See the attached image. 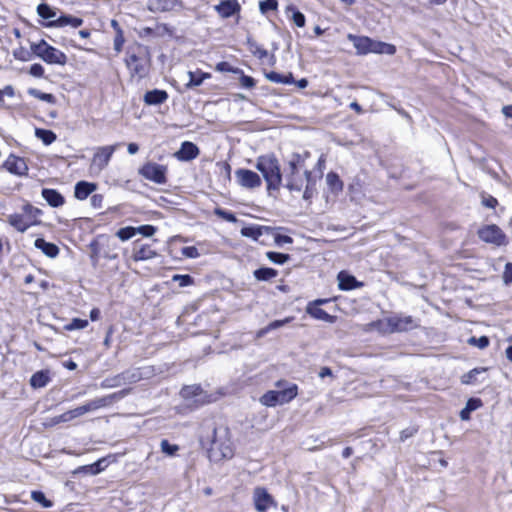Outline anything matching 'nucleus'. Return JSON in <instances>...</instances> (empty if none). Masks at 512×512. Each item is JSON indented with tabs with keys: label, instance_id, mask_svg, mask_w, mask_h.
Here are the masks:
<instances>
[{
	"label": "nucleus",
	"instance_id": "nucleus-1",
	"mask_svg": "<svg viewBox=\"0 0 512 512\" xmlns=\"http://www.w3.org/2000/svg\"><path fill=\"white\" fill-rule=\"evenodd\" d=\"M208 457L213 462L230 459L234 450L226 428H213Z\"/></svg>",
	"mask_w": 512,
	"mask_h": 512
},
{
	"label": "nucleus",
	"instance_id": "nucleus-2",
	"mask_svg": "<svg viewBox=\"0 0 512 512\" xmlns=\"http://www.w3.org/2000/svg\"><path fill=\"white\" fill-rule=\"evenodd\" d=\"M256 168L260 171L267 183L268 190H278L282 184V175L278 160L273 155H264L257 158Z\"/></svg>",
	"mask_w": 512,
	"mask_h": 512
},
{
	"label": "nucleus",
	"instance_id": "nucleus-3",
	"mask_svg": "<svg viewBox=\"0 0 512 512\" xmlns=\"http://www.w3.org/2000/svg\"><path fill=\"white\" fill-rule=\"evenodd\" d=\"M303 162L299 154H294L288 162L289 172L286 175V188L290 191H301L305 182H309L311 172L305 170L303 174L299 173V166Z\"/></svg>",
	"mask_w": 512,
	"mask_h": 512
},
{
	"label": "nucleus",
	"instance_id": "nucleus-4",
	"mask_svg": "<svg viewBox=\"0 0 512 512\" xmlns=\"http://www.w3.org/2000/svg\"><path fill=\"white\" fill-rule=\"evenodd\" d=\"M31 49L39 58L48 64L65 65L67 62V56L62 51L50 46L44 40L32 44Z\"/></svg>",
	"mask_w": 512,
	"mask_h": 512
},
{
	"label": "nucleus",
	"instance_id": "nucleus-5",
	"mask_svg": "<svg viewBox=\"0 0 512 512\" xmlns=\"http://www.w3.org/2000/svg\"><path fill=\"white\" fill-rule=\"evenodd\" d=\"M379 330L383 333L402 332L417 326L411 316H392L378 322Z\"/></svg>",
	"mask_w": 512,
	"mask_h": 512
},
{
	"label": "nucleus",
	"instance_id": "nucleus-6",
	"mask_svg": "<svg viewBox=\"0 0 512 512\" xmlns=\"http://www.w3.org/2000/svg\"><path fill=\"white\" fill-rule=\"evenodd\" d=\"M118 144L98 147L93 155L90 172L98 175L101 171L107 167L113 153L118 148Z\"/></svg>",
	"mask_w": 512,
	"mask_h": 512
},
{
	"label": "nucleus",
	"instance_id": "nucleus-7",
	"mask_svg": "<svg viewBox=\"0 0 512 512\" xmlns=\"http://www.w3.org/2000/svg\"><path fill=\"white\" fill-rule=\"evenodd\" d=\"M477 234L482 241L495 246H504L508 243L505 233L495 224L481 227Z\"/></svg>",
	"mask_w": 512,
	"mask_h": 512
},
{
	"label": "nucleus",
	"instance_id": "nucleus-8",
	"mask_svg": "<svg viewBox=\"0 0 512 512\" xmlns=\"http://www.w3.org/2000/svg\"><path fill=\"white\" fill-rule=\"evenodd\" d=\"M253 503L257 512H267L277 503L264 487H256L253 490Z\"/></svg>",
	"mask_w": 512,
	"mask_h": 512
},
{
	"label": "nucleus",
	"instance_id": "nucleus-9",
	"mask_svg": "<svg viewBox=\"0 0 512 512\" xmlns=\"http://www.w3.org/2000/svg\"><path fill=\"white\" fill-rule=\"evenodd\" d=\"M139 172L145 179L157 184H164L166 182V167L163 165L147 163Z\"/></svg>",
	"mask_w": 512,
	"mask_h": 512
},
{
	"label": "nucleus",
	"instance_id": "nucleus-10",
	"mask_svg": "<svg viewBox=\"0 0 512 512\" xmlns=\"http://www.w3.org/2000/svg\"><path fill=\"white\" fill-rule=\"evenodd\" d=\"M181 395L186 400H192L197 405H203L211 401L210 396L198 385L186 386L181 390Z\"/></svg>",
	"mask_w": 512,
	"mask_h": 512
},
{
	"label": "nucleus",
	"instance_id": "nucleus-11",
	"mask_svg": "<svg viewBox=\"0 0 512 512\" xmlns=\"http://www.w3.org/2000/svg\"><path fill=\"white\" fill-rule=\"evenodd\" d=\"M236 177L239 184L245 188H256L261 185V178L259 175L251 170L239 169L236 171Z\"/></svg>",
	"mask_w": 512,
	"mask_h": 512
},
{
	"label": "nucleus",
	"instance_id": "nucleus-12",
	"mask_svg": "<svg viewBox=\"0 0 512 512\" xmlns=\"http://www.w3.org/2000/svg\"><path fill=\"white\" fill-rule=\"evenodd\" d=\"M178 0H148L147 8L151 12H168L180 8Z\"/></svg>",
	"mask_w": 512,
	"mask_h": 512
},
{
	"label": "nucleus",
	"instance_id": "nucleus-13",
	"mask_svg": "<svg viewBox=\"0 0 512 512\" xmlns=\"http://www.w3.org/2000/svg\"><path fill=\"white\" fill-rule=\"evenodd\" d=\"M323 300H317L313 303H309L306 307V312L313 318L321 321H325L328 323H334L336 317L329 315L327 312H325L322 308L319 307L321 303H323Z\"/></svg>",
	"mask_w": 512,
	"mask_h": 512
},
{
	"label": "nucleus",
	"instance_id": "nucleus-14",
	"mask_svg": "<svg viewBox=\"0 0 512 512\" xmlns=\"http://www.w3.org/2000/svg\"><path fill=\"white\" fill-rule=\"evenodd\" d=\"M7 222L18 232H25L29 227L38 223L35 220H27L24 214H10L7 216Z\"/></svg>",
	"mask_w": 512,
	"mask_h": 512
},
{
	"label": "nucleus",
	"instance_id": "nucleus-15",
	"mask_svg": "<svg viewBox=\"0 0 512 512\" xmlns=\"http://www.w3.org/2000/svg\"><path fill=\"white\" fill-rule=\"evenodd\" d=\"M199 155L198 147L189 141L183 142L179 151L175 153V157L181 161H190Z\"/></svg>",
	"mask_w": 512,
	"mask_h": 512
},
{
	"label": "nucleus",
	"instance_id": "nucleus-16",
	"mask_svg": "<svg viewBox=\"0 0 512 512\" xmlns=\"http://www.w3.org/2000/svg\"><path fill=\"white\" fill-rule=\"evenodd\" d=\"M5 167L9 172L19 176L25 175L28 171L25 160L16 156H10L5 162Z\"/></svg>",
	"mask_w": 512,
	"mask_h": 512
},
{
	"label": "nucleus",
	"instance_id": "nucleus-17",
	"mask_svg": "<svg viewBox=\"0 0 512 512\" xmlns=\"http://www.w3.org/2000/svg\"><path fill=\"white\" fill-rule=\"evenodd\" d=\"M129 393L128 389H124L103 397L95 398V405L97 410L101 408H106L113 403L119 401L120 399L124 398Z\"/></svg>",
	"mask_w": 512,
	"mask_h": 512
},
{
	"label": "nucleus",
	"instance_id": "nucleus-18",
	"mask_svg": "<svg viewBox=\"0 0 512 512\" xmlns=\"http://www.w3.org/2000/svg\"><path fill=\"white\" fill-rule=\"evenodd\" d=\"M347 38L353 43L357 54L366 55L370 53V38L367 36H357L348 34Z\"/></svg>",
	"mask_w": 512,
	"mask_h": 512
},
{
	"label": "nucleus",
	"instance_id": "nucleus-19",
	"mask_svg": "<svg viewBox=\"0 0 512 512\" xmlns=\"http://www.w3.org/2000/svg\"><path fill=\"white\" fill-rule=\"evenodd\" d=\"M240 6L237 0H224L215 6V10L223 18L232 16L239 10Z\"/></svg>",
	"mask_w": 512,
	"mask_h": 512
},
{
	"label": "nucleus",
	"instance_id": "nucleus-20",
	"mask_svg": "<svg viewBox=\"0 0 512 512\" xmlns=\"http://www.w3.org/2000/svg\"><path fill=\"white\" fill-rule=\"evenodd\" d=\"M83 24L81 18H76L70 15H63L58 17L56 20L48 22L46 25L49 27H64L70 25L74 28L80 27Z\"/></svg>",
	"mask_w": 512,
	"mask_h": 512
},
{
	"label": "nucleus",
	"instance_id": "nucleus-21",
	"mask_svg": "<svg viewBox=\"0 0 512 512\" xmlns=\"http://www.w3.org/2000/svg\"><path fill=\"white\" fill-rule=\"evenodd\" d=\"M168 99V94L165 90L154 89L148 91L144 95V102L147 105H159Z\"/></svg>",
	"mask_w": 512,
	"mask_h": 512
},
{
	"label": "nucleus",
	"instance_id": "nucleus-22",
	"mask_svg": "<svg viewBox=\"0 0 512 512\" xmlns=\"http://www.w3.org/2000/svg\"><path fill=\"white\" fill-rule=\"evenodd\" d=\"M370 53L394 55L396 47L393 44L370 38Z\"/></svg>",
	"mask_w": 512,
	"mask_h": 512
},
{
	"label": "nucleus",
	"instance_id": "nucleus-23",
	"mask_svg": "<svg viewBox=\"0 0 512 512\" xmlns=\"http://www.w3.org/2000/svg\"><path fill=\"white\" fill-rule=\"evenodd\" d=\"M34 245L47 257L55 258L59 254V248L53 243L46 242L43 238H37L34 242Z\"/></svg>",
	"mask_w": 512,
	"mask_h": 512
},
{
	"label": "nucleus",
	"instance_id": "nucleus-24",
	"mask_svg": "<svg viewBox=\"0 0 512 512\" xmlns=\"http://www.w3.org/2000/svg\"><path fill=\"white\" fill-rule=\"evenodd\" d=\"M97 188L96 184L86 181H80L75 186V197L79 200H85Z\"/></svg>",
	"mask_w": 512,
	"mask_h": 512
},
{
	"label": "nucleus",
	"instance_id": "nucleus-25",
	"mask_svg": "<svg viewBox=\"0 0 512 512\" xmlns=\"http://www.w3.org/2000/svg\"><path fill=\"white\" fill-rule=\"evenodd\" d=\"M42 196L52 207H60L64 204V197L54 189H43Z\"/></svg>",
	"mask_w": 512,
	"mask_h": 512
},
{
	"label": "nucleus",
	"instance_id": "nucleus-26",
	"mask_svg": "<svg viewBox=\"0 0 512 512\" xmlns=\"http://www.w3.org/2000/svg\"><path fill=\"white\" fill-rule=\"evenodd\" d=\"M486 368H474L468 373H465L461 377V383L465 385H475L483 382V379L480 380L479 376L484 375L486 373Z\"/></svg>",
	"mask_w": 512,
	"mask_h": 512
},
{
	"label": "nucleus",
	"instance_id": "nucleus-27",
	"mask_svg": "<svg viewBox=\"0 0 512 512\" xmlns=\"http://www.w3.org/2000/svg\"><path fill=\"white\" fill-rule=\"evenodd\" d=\"M338 281L339 288L341 290H351L361 286V283H358L354 276H351L345 272H340L338 274Z\"/></svg>",
	"mask_w": 512,
	"mask_h": 512
},
{
	"label": "nucleus",
	"instance_id": "nucleus-28",
	"mask_svg": "<svg viewBox=\"0 0 512 512\" xmlns=\"http://www.w3.org/2000/svg\"><path fill=\"white\" fill-rule=\"evenodd\" d=\"M298 394V388L296 385H291L290 387L281 390L276 391V396L278 400V404L282 405L285 403L290 402L292 399H294Z\"/></svg>",
	"mask_w": 512,
	"mask_h": 512
},
{
	"label": "nucleus",
	"instance_id": "nucleus-29",
	"mask_svg": "<svg viewBox=\"0 0 512 512\" xmlns=\"http://www.w3.org/2000/svg\"><path fill=\"white\" fill-rule=\"evenodd\" d=\"M482 406V401L478 398H470L465 407L460 411L461 420L467 421L470 419L471 412L477 410Z\"/></svg>",
	"mask_w": 512,
	"mask_h": 512
},
{
	"label": "nucleus",
	"instance_id": "nucleus-30",
	"mask_svg": "<svg viewBox=\"0 0 512 512\" xmlns=\"http://www.w3.org/2000/svg\"><path fill=\"white\" fill-rule=\"evenodd\" d=\"M270 231L271 228L266 226H251L242 228L241 234L243 236L253 238L254 240H258L260 236Z\"/></svg>",
	"mask_w": 512,
	"mask_h": 512
},
{
	"label": "nucleus",
	"instance_id": "nucleus-31",
	"mask_svg": "<svg viewBox=\"0 0 512 512\" xmlns=\"http://www.w3.org/2000/svg\"><path fill=\"white\" fill-rule=\"evenodd\" d=\"M156 252L149 245H142L134 249L133 259L135 261L149 260L155 257Z\"/></svg>",
	"mask_w": 512,
	"mask_h": 512
},
{
	"label": "nucleus",
	"instance_id": "nucleus-32",
	"mask_svg": "<svg viewBox=\"0 0 512 512\" xmlns=\"http://www.w3.org/2000/svg\"><path fill=\"white\" fill-rule=\"evenodd\" d=\"M188 77H189V81L186 84V86L188 88H193V87L200 86L203 83L204 79L210 77V74L203 73L201 71H195V72L189 71Z\"/></svg>",
	"mask_w": 512,
	"mask_h": 512
},
{
	"label": "nucleus",
	"instance_id": "nucleus-33",
	"mask_svg": "<svg viewBox=\"0 0 512 512\" xmlns=\"http://www.w3.org/2000/svg\"><path fill=\"white\" fill-rule=\"evenodd\" d=\"M278 272L273 268L262 267L254 271V277L259 281H268L275 278Z\"/></svg>",
	"mask_w": 512,
	"mask_h": 512
},
{
	"label": "nucleus",
	"instance_id": "nucleus-34",
	"mask_svg": "<svg viewBox=\"0 0 512 512\" xmlns=\"http://www.w3.org/2000/svg\"><path fill=\"white\" fill-rule=\"evenodd\" d=\"M37 13L41 18L47 19L49 22L57 19L56 11L46 3L38 5Z\"/></svg>",
	"mask_w": 512,
	"mask_h": 512
},
{
	"label": "nucleus",
	"instance_id": "nucleus-35",
	"mask_svg": "<svg viewBox=\"0 0 512 512\" xmlns=\"http://www.w3.org/2000/svg\"><path fill=\"white\" fill-rule=\"evenodd\" d=\"M49 381V376L47 372L39 371L32 375L30 379V384L34 388L44 387Z\"/></svg>",
	"mask_w": 512,
	"mask_h": 512
},
{
	"label": "nucleus",
	"instance_id": "nucleus-36",
	"mask_svg": "<svg viewBox=\"0 0 512 512\" xmlns=\"http://www.w3.org/2000/svg\"><path fill=\"white\" fill-rule=\"evenodd\" d=\"M35 135L45 145H50L51 143H53L56 140V134L51 130L37 128L35 130Z\"/></svg>",
	"mask_w": 512,
	"mask_h": 512
},
{
	"label": "nucleus",
	"instance_id": "nucleus-37",
	"mask_svg": "<svg viewBox=\"0 0 512 512\" xmlns=\"http://www.w3.org/2000/svg\"><path fill=\"white\" fill-rule=\"evenodd\" d=\"M266 78L274 83H283V84H291L294 82L293 76L291 73L288 75H281L277 72H269L266 74Z\"/></svg>",
	"mask_w": 512,
	"mask_h": 512
},
{
	"label": "nucleus",
	"instance_id": "nucleus-38",
	"mask_svg": "<svg viewBox=\"0 0 512 512\" xmlns=\"http://www.w3.org/2000/svg\"><path fill=\"white\" fill-rule=\"evenodd\" d=\"M291 320H292L291 317L285 318L283 320H275V321L271 322L269 325H267L266 327L259 330L257 333V336L262 337L265 334H267L268 332H270L271 330L278 329V328L284 326L285 324L289 323Z\"/></svg>",
	"mask_w": 512,
	"mask_h": 512
},
{
	"label": "nucleus",
	"instance_id": "nucleus-39",
	"mask_svg": "<svg viewBox=\"0 0 512 512\" xmlns=\"http://www.w3.org/2000/svg\"><path fill=\"white\" fill-rule=\"evenodd\" d=\"M72 410L74 412V416L76 418H79V417H81V416H83V415H85L87 413L96 411L97 408H96V405H95V401L93 399V400H91V401H89V402H87V403H85V404H83L81 406H78V407H76V408H74Z\"/></svg>",
	"mask_w": 512,
	"mask_h": 512
},
{
	"label": "nucleus",
	"instance_id": "nucleus-40",
	"mask_svg": "<svg viewBox=\"0 0 512 512\" xmlns=\"http://www.w3.org/2000/svg\"><path fill=\"white\" fill-rule=\"evenodd\" d=\"M260 403L267 407H274L276 405H279L276 396V391L271 390L266 392L264 395L261 396Z\"/></svg>",
	"mask_w": 512,
	"mask_h": 512
},
{
	"label": "nucleus",
	"instance_id": "nucleus-41",
	"mask_svg": "<svg viewBox=\"0 0 512 512\" xmlns=\"http://www.w3.org/2000/svg\"><path fill=\"white\" fill-rule=\"evenodd\" d=\"M124 375H117L112 378H106L101 382L102 388H114L124 383Z\"/></svg>",
	"mask_w": 512,
	"mask_h": 512
},
{
	"label": "nucleus",
	"instance_id": "nucleus-42",
	"mask_svg": "<svg viewBox=\"0 0 512 512\" xmlns=\"http://www.w3.org/2000/svg\"><path fill=\"white\" fill-rule=\"evenodd\" d=\"M266 256L271 262L275 264H284L290 259V256L288 254L272 251L267 252Z\"/></svg>",
	"mask_w": 512,
	"mask_h": 512
},
{
	"label": "nucleus",
	"instance_id": "nucleus-43",
	"mask_svg": "<svg viewBox=\"0 0 512 512\" xmlns=\"http://www.w3.org/2000/svg\"><path fill=\"white\" fill-rule=\"evenodd\" d=\"M136 234H137L136 228L128 226V227H124V228L119 229L117 231V233H116V236L120 240L126 241V240H129L132 237H134Z\"/></svg>",
	"mask_w": 512,
	"mask_h": 512
},
{
	"label": "nucleus",
	"instance_id": "nucleus-44",
	"mask_svg": "<svg viewBox=\"0 0 512 512\" xmlns=\"http://www.w3.org/2000/svg\"><path fill=\"white\" fill-rule=\"evenodd\" d=\"M31 498L33 501L39 503L44 508H50L52 506V502L46 499L44 493L41 491H32Z\"/></svg>",
	"mask_w": 512,
	"mask_h": 512
},
{
	"label": "nucleus",
	"instance_id": "nucleus-45",
	"mask_svg": "<svg viewBox=\"0 0 512 512\" xmlns=\"http://www.w3.org/2000/svg\"><path fill=\"white\" fill-rule=\"evenodd\" d=\"M74 419H76V417L74 416V412L71 409L61 415L51 418V425H56V424L64 423V422H70Z\"/></svg>",
	"mask_w": 512,
	"mask_h": 512
},
{
	"label": "nucleus",
	"instance_id": "nucleus-46",
	"mask_svg": "<svg viewBox=\"0 0 512 512\" xmlns=\"http://www.w3.org/2000/svg\"><path fill=\"white\" fill-rule=\"evenodd\" d=\"M24 215L27 218V220H35L37 221V218L42 214L41 210L30 205L26 204L23 207Z\"/></svg>",
	"mask_w": 512,
	"mask_h": 512
},
{
	"label": "nucleus",
	"instance_id": "nucleus-47",
	"mask_svg": "<svg viewBox=\"0 0 512 512\" xmlns=\"http://www.w3.org/2000/svg\"><path fill=\"white\" fill-rule=\"evenodd\" d=\"M326 181L330 187L336 190H341L343 187V184L339 178V176L336 173H328L326 176Z\"/></svg>",
	"mask_w": 512,
	"mask_h": 512
},
{
	"label": "nucleus",
	"instance_id": "nucleus-48",
	"mask_svg": "<svg viewBox=\"0 0 512 512\" xmlns=\"http://www.w3.org/2000/svg\"><path fill=\"white\" fill-rule=\"evenodd\" d=\"M277 7V0H264L259 4V9L263 14L267 13L268 11H275L277 10Z\"/></svg>",
	"mask_w": 512,
	"mask_h": 512
},
{
	"label": "nucleus",
	"instance_id": "nucleus-49",
	"mask_svg": "<svg viewBox=\"0 0 512 512\" xmlns=\"http://www.w3.org/2000/svg\"><path fill=\"white\" fill-rule=\"evenodd\" d=\"M88 326V321L86 319L74 318L72 321L65 326V328L69 331L84 329Z\"/></svg>",
	"mask_w": 512,
	"mask_h": 512
},
{
	"label": "nucleus",
	"instance_id": "nucleus-50",
	"mask_svg": "<svg viewBox=\"0 0 512 512\" xmlns=\"http://www.w3.org/2000/svg\"><path fill=\"white\" fill-rule=\"evenodd\" d=\"M468 343L470 345L476 346V347H478L480 349H484V348H486L489 345V339L486 336H481L479 338L471 337L468 340Z\"/></svg>",
	"mask_w": 512,
	"mask_h": 512
},
{
	"label": "nucleus",
	"instance_id": "nucleus-51",
	"mask_svg": "<svg viewBox=\"0 0 512 512\" xmlns=\"http://www.w3.org/2000/svg\"><path fill=\"white\" fill-rule=\"evenodd\" d=\"M29 94L48 103H52L54 101V96L52 94L43 93L37 89H30Z\"/></svg>",
	"mask_w": 512,
	"mask_h": 512
},
{
	"label": "nucleus",
	"instance_id": "nucleus-52",
	"mask_svg": "<svg viewBox=\"0 0 512 512\" xmlns=\"http://www.w3.org/2000/svg\"><path fill=\"white\" fill-rule=\"evenodd\" d=\"M288 10L293 11L292 20L294 24L297 27H304L306 22L304 14L301 13L300 11L294 10L292 7H288Z\"/></svg>",
	"mask_w": 512,
	"mask_h": 512
},
{
	"label": "nucleus",
	"instance_id": "nucleus-53",
	"mask_svg": "<svg viewBox=\"0 0 512 512\" xmlns=\"http://www.w3.org/2000/svg\"><path fill=\"white\" fill-rule=\"evenodd\" d=\"M160 446L162 452L169 456L174 455L179 449L177 445H172L167 440H162Z\"/></svg>",
	"mask_w": 512,
	"mask_h": 512
},
{
	"label": "nucleus",
	"instance_id": "nucleus-54",
	"mask_svg": "<svg viewBox=\"0 0 512 512\" xmlns=\"http://www.w3.org/2000/svg\"><path fill=\"white\" fill-rule=\"evenodd\" d=\"M172 280L174 282H178L180 287H185V286L191 285L193 283V279L190 275L177 274L172 277Z\"/></svg>",
	"mask_w": 512,
	"mask_h": 512
},
{
	"label": "nucleus",
	"instance_id": "nucleus-55",
	"mask_svg": "<svg viewBox=\"0 0 512 512\" xmlns=\"http://www.w3.org/2000/svg\"><path fill=\"white\" fill-rule=\"evenodd\" d=\"M502 279H503V282L505 285L512 284V263L511 262L506 263L504 271H503Z\"/></svg>",
	"mask_w": 512,
	"mask_h": 512
},
{
	"label": "nucleus",
	"instance_id": "nucleus-56",
	"mask_svg": "<svg viewBox=\"0 0 512 512\" xmlns=\"http://www.w3.org/2000/svg\"><path fill=\"white\" fill-rule=\"evenodd\" d=\"M137 233L142 234L145 237H151L155 234L156 228L152 225H143L136 228Z\"/></svg>",
	"mask_w": 512,
	"mask_h": 512
},
{
	"label": "nucleus",
	"instance_id": "nucleus-57",
	"mask_svg": "<svg viewBox=\"0 0 512 512\" xmlns=\"http://www.w3.org/2000/svg\"><path fill=\"white\" fill-rule=\"evenodd\" d=\"M215 214L218 215L219 217H221L222 219L228 221V222H235L236 221V217H235L234 214H232L231 212L222 210L220 208H217L215 210Z\"/></svg>",
	"mask_w": 512,
	"mask_h": 512
},
{
	"label": "nucleus",
	"instance_id": "nucleus-58",
	"mask_svg": "<svg viewBox=\"0 0 512 512\" xmlns=\"http://www.w3.org/2000/svg\"><path fill=\"white\" fill-rule=\"evenodd\" d=\"M182 254L185 256V257H188V258H197L199 257V252H198V249L194 246H187V247H184L182 249Z\"/></svg>",
	"mask_w": 512,
	"mask_h": 512
},
{
	"label": "nucleus",
	"instance_id": "nucleus-59",
	"mask_svg": "<svg viewBox=\"0 0 512 512\" xmlns=\"http://www.w3.org/2000/svg\"><path fill=\"white\" fill-rule=\"evenodd\" d=\"M274 241L278 246H282L284 244H291L293 239L287 235L275 234Z\"/></svg>",
	"mask_w": 512,
	"mask_h": 512
},
{
	"label": "nucleus",
	"instance_id": "nucleus-60",
	"mask_svg": "<svg viewBox=\"0 0 512 512\" xmlns=\"http://www.w3.org/2000/svg\"><path fill=\"white\" fill-rule=\"evenodd\" d=\"M123 44H124L123 32L121 29H118V33L114 39V49L117 52H120L122 50Z\"/></svg>",
	"mask_w": 512,
	"mask_h": 512
},
{
	"label": "nucleus",
	"instance_id": "nucleus-61",
	"mask_svg": "<svg viewBox=\"0 0 512 512\" xmlns=\"http://www.w3.org/2000/svg\"><path fill=\"white\" fill-rule=\"evenodd\" d=\"M417 432V429L414 427L403 429L400 432V440L405 441L406 439L412 437Z\"/></svg>",
	"mask_w": 512,
	"mask_h": 512
},
{
	"label": "nucleus",
	"instance_id": "nucleus-62",
	"mask_svg": "<svg viewBox=\"0 0 512 512\" xmlns=\"http://www.w3.org/2000/svg\"><path fill=\"white\" fill-rule=\"evenodd\" d=\"M90 202L94 208L99 209L103 204V196L101 194H94L92 195Z\"/></svg>",
	"mask_w": 512,
	"mask_h": 512
},
{
	"label": "nucleus",
	"instance_id": "nucleus-63",
	"mask_svg": "<svg viewBox=\"0 0 512 512\" xmlns=\"http://www.w3.org/2000/svg\"><path fill=\"white\" fill-rule=\"evenodd\" d=\"M30 74L35 77H42L44 75V68L40 64H33L30 68Z\"/></svg>",
	"mask_w": 512,
	"mask_h": 512
},
{
	"label": "nucleus",
	"instance_id": "nucleus-64",
	"mask_svg": "<svg viewBox=\"0 0 512 512\" xmlns=\"http://www.w3.org/2000/svg\"><path fill=\"white\" fill-rule=\"evenodd\" d=\"M240 84L245 88H252L255 85V81L250 76L242 75L240 78Z\"/></svg>",
	"mask_w": 512,
	"mask_h": 512
}]
</instances>
